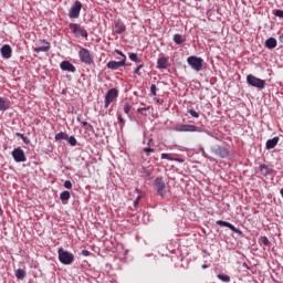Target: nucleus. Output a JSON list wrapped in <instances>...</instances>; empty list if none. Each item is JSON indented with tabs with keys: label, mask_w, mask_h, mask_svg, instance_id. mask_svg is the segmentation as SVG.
Here are the masks:
<instances>
[{
	"label": "nucleus",
	"mask_w": 283,
	"mask_h": 283,
	"mask_svg": "<svg viewBox=\"0 0 283 283\" xmlns=\"http://www.w3.org/2000/svg\"><path fill=\"white\" fill-rule=\"evenodd\" d=\"M57 255L61 264L70 265L74 263V254L63 248L57 250Z\"/></svg>",
	"instance_id": "obj_1"
},
{
	"label": "nucleus",
	"mask_w": 283,
	"mask_h": 283,
	"mask_svg": "<svg viewBox=\"0 0 283 283\" xmlns=\"http://www.w3.org/2000/svg\"><path fill=\"white\" fill-rule=\"evenodd\" d=\"M247 83L251 87H256V90H264V87H266V81L251 74L247 76Z\"/></svg>",
	"instance_id": "obj_2"
},
{
	"label": "nucleus",
	"mask_w": 283,
	"mask_h": 283,
	"mask_svg": "<svg viewBox=\"0 0 283 283\" xmlns=\"http://www.w3.org/2000/svg\"><path fill=\"white\" fill-rule=\"evenodd\" d=\"M155 188L158 196H160L161 198H165V196H167V185L165 184L163 177H157L155 179Z\"/></svg>",
	"instance_id": "obj_3"
},
{
	"label": "nucleus",
	"mask_w": 283,
	"mask_h": 283,
	"mask_svg": "<svg viewBox=\"0 0 283 283\" xmlns=\"http://www.w3.org/2000/svg\"><path fill=\"white\" fill-rule=\"evenodd\" d=\"M187 63H188V65H190V67L192 70H195V72H200L202 70V59L201 57L191 55L187 59Z\"/></svg>",
	"instance_id": "obj_4"
},
{
	"label": "nucleus",
	"mask_w": 283,
	"mask_h": 283,
	"mask_svg": "<svg viewBox=\"0 0 283 283\" xmlns=\"http://www.w3.org/2000/svg\"><path fill=\"white\" fill-rule=\"evenodd\" d=\"M78 56L82 63H85V65H92L94 64V57H92V54L90 53V50L87 49H81L78 51Z\"/></svg>",
	"instance_id": "obj_5"
},
{
	"label": "nucleus",
	"mask_w": 283,
	"mask_h": 283,
	"mask_svg": "<svg viewBox=\"0 0 283 283\" xmlns=\"http://www.w3.org/2000/svg\"><path fill=\"white\" fill-rule=\"evenodd\" d=\"M82 8H83V3H81V1H78V0H76L69 11L70 19H78V17H81Z\"/></svg>",
	"instance_id": "obj_6"
},
{
	"label": "nucleus",
	"mask_w": 283,
	"mask_h": 283,
	"mask_svg": "<svg viewBox=\"0 0 283 283\" xmlns=\"http://www.w3.org/2000/svg\"><path fill=\"white\" fill-rule=\"evenodd\" d=\"M175 132H190V133L198 132V133H202V128L198 127L196 125L180 124V125H177L175 127Z\"/></svg>",
	"instance_id": "obj_7"
},
{
	"label": "nucleus",
	"mask_w": 283,
	"mask_h": 283,
	"mask_svg": "<svg viewBox=\"0 0 283 283\" xmlns=\"http://www.w3.org/2000/svg\"><path fill=\"white\" fill-rule=\"evenodd\" d=\"M115 98H118V90L111 88L105 95V105H104L105 109H107V107H109V105L114 103Z\"/></svg>",
	"instance_id": "obj_8"
},
{
	"label": "nucleus",
	"mask_w": 283,
	"mask_h": 283,
	"mask_svg": "<svg viewBox=\"0 0 283 283\" xmlns=\"http://www.w3.org/2000/svg\"><path fill=\"white\" fill-rule=\"evenodd\" d=\"M69 28L73 34H76V36H83L84 39H87V31L81 28V24L71 23L69 24Z\"/></svg>",
	"instance_id": "obj_9"
},
{
	"label": "nucleus",
	"mask_w": 283,
	"mask_h": 283,
	"mask_svg": "<svg viewBox=\"0 0 283 283\" xmlns=\"http://www.w3.org/2000/svg\"><path fill=\"white\" fill-rule=\"evenodd\" d=\"M211 151L219 158H229V149L227 147L217 145L211 148Z\"/></svg>",
	"instance_id": "obj_10"
},
{
	"label": "nucleus",
	"mask_w": 283,
	"mask_h": 283,
	"mask_svg": "<svg viewBox=\"0 0 283 283\" xmlns=\"http://www.w3.org/2000/svg\"><path fill=\"white\" fill-rule=\"evenodd\" d=\"M11 156L15 163H25L28 160L25 153L21 148L13 149Z\"/></svg>",
	"instance_id": "obj_11"
},
{
	"label": "nucleus",
	"mask_w": 283,
	"mask_h": 283,
	"mask_svg": "<svg viewBox=\"0 0 283 283\" xmlns=\"http://www.w3.org/2000/svg\"><path fill=\"white\" fill-rule=\"evenodd\" d=\"M126 61H127V56H124V59L122 61H118V62L109 61V62H107L106 67L108 70H118L119 67H125Z\"/></svg>",
	"instance_id": "obj_12"
},
{
	"label": "nucleus",
	"mask_w": 283,
	"mask_h": 283,
	"mask_svg": "<svg viewBox=\"0 0 283 283\" xmlns=\"http://www.w3.org/2000/svg\"><path fill=\"white\" fill-rule=\"evenodd\" d=\"M0 53L2 59H11L12 57V46L10 44H4L0 49Z\"/></svg>",
	"instance_id": "obj_13"
},
{
	"label": "nucleus",
	"mask_w": 283,
	"mask_h": 283,
	"mask_svg": "<svg viewBox=\"0 0 283 283\" xmlns=\"http://www.w3.org/2000/svg\"><path fill=\"white\" fill-rule=\"evenodd\" d=\"M216 224H218L219 227H227L228 229H231L233 231V233H239L241 234L242 231L238 228H235V226L229 223V221H222V220H218L216 222Z\"/></svg>",
	"instance_id": "obj_14"
},
{
	"label": "nucleus",
	"mask_w": 283,
	"mask_h": 283,
	"mask_svg": "<svg viewBox=\"0 0 283 283\" xmlns=\"http://www.w3.org/2000/svg\"><path fill=\"white\" fill-rule=\"evenodd\" d=\"M60 69L63 72H76V66H74V64H72L70 61L61 62Z\"/></svg>",
	"instance_id": "obj_15"
},
{
	"label": "nucleus",
	"mask_w": 283,
	"mask_h": 283,
	"mask_svg": "<svg viewBox=\"0 0 283 283\" xmlns=\"http://www.w3.org/2000/svg\"><path fill=\"white\" fill-rule=\"evenodd\" d=\"M125 30H127V27H125V23H123V21L116 20L114 22L115 34H123V32H125Z\"/></svg>",
	"instance_id": "obj_16"
},
{
	"label": "nucleus",
	"mask_w": 283,
	"mask_h": 283,
	"mask_svg": "<svg viewBox=\"0 0 283 283\" xmlns=\"http://www.w3.org/2000/svg\"><path fill=\"white\" fill-rule=\"evenodd\" d=\"M169 67V57L161 56L157 60L158 70H167Z\"/></svg>",
	"instance_id": "obj_17"
},
{
	"label": "nucleus",
	"mask_w": 283,
	"mask_h": 283,
	"mask_svg": "<svg viewBox=\"0 0 283 283\" xmlns=\"http://www.w3.org/2000/svg\"><path fill=\"white\" fill-rule=\"evenodd\" d=\"M277 143H280V137H273L272 139H269L265 144L266 149H275L277 147Z\"/></svg>",
	"instance_id": "obj_18"
},
{
	"label": "nucleus",
	"mask_w": 283,
	"mask_h": 283,
	"mask_svg": "<svg viewBox=\"0 0 283 283\" xmlns=\"http://www.w3.org/2000/svg\"><path fill=\"white\" fill-rule=\"evenodd\" d=\"M265 48H268V50H275V48H277V40L275 38H269L265 41Z\"/></svg>",
	"instance_id": "obj_19"
},
{
	"label": "nucleus",
	"mask_w": 283,
	"mask_h": 283,
	"mask_svg": "<svg viewBox=\"0 0 283 283\" xmlns=\"http://www.w3.org/2000/svg\"><path fill=\"white\" fill-rule=\"evenodd\" d=\"M260 172L262 176H271V174H273V168H269V166H266L265 164L260 165L259 167Z\"/></svg>",
	"instance_id": "obj_20"
},
{
	"label": "nucleus",
	"mask_w": 283,
	"mask_h": 283,
	"mask_svg": "<svg viewBox=\"0 0 283 283\" xmlns=\"http://www.w3.org/2000/svg\"><path fill=\"white\" fill-rule=\"evenodd\" d=\"M43 43H45L44 46L34 48L33 52H35L36 54H39V52H50V42L43 40Z\"/></svg>",
	"instance_id": "obj_21"
},
{
	"label": "nucleus",
	"mask_w": 283,
	"mask_h": 283,
	"mask_svg": "<svg viewBox=\"0 0 283 283\" xmlns=\"http://www.w3.org/2000/svg\"><path fill=\"white\" fill-rule=\"evenodd\" d=\"M70 198H71V195H70V191H67V190L61 192V195H60V200L63 202V205H66L67 200H70Z\"/></svg>",
	"instance_id": "obj_22"
},
{
	"label": "nucleus",
	"mask_w": 283,
	"mask_h": 283,
	"mask_svg": "<svg viewBox=\"0 0 283 283\" xmlns=\"http://www.w3.org/2000/svg\"><path fill=\"white\" fill-rule=\"evenodd\" d=\"M10 108V103L6 101V98L0 97V112H6V109Z\"/></svg>",
	"instance_id": "obj_23"
},
{
	"label": "nucleus",
	"mask_w": 283,
	"mask_h": 283,
	"mask_svg": "<svg viewBox=\"0 0 283 283\" xmlns=\"http://www.w3.org/2000/svg\"><path fill=\"white\" fill-rule=\"evenodd\" d=\"M15 277H17V280H25V270L18 269L15 271Z\"/></svg>",
	"instance_id": "obj_24"
},
{
	"label": "nucleus",
	"mask_w": 283,
	"mask_h": 283,
	"mask_svg": "<svg viewBox=\"0 0 283 283\" xmlns=\"http://www.w3.org/2000/svg\"><path fill=\"white\" fill-rule=\"evenodd\" d=\"M69 139V135L66 133H57L55 135V140H67Z\"/></svg>",
	"instance_id": "obj_25"
},
{
	"label": "nucleus",
	"mask_w": 283,
	"mask_h": 283,
	"mask_svg": "<svg viewBox=\"0 0 283 283\" xmlns=\"http://www.w3.org/2000/svg\"><path fill=\"white\" fill-rule=\"evenodd\" d=\"M217 277H218L219 280H221V282H226V283L231 282V276H230V275H227V274H218Z\"/></svg>",
	"instance_id": "obj_26"
},
{
	"label": "nucleus",
	"mask_w": 283,
	"mask_h": 283,
	"mask_svg": "<svg viewBox=\"0 0 283 283\" xmlns=\"http://www.w3.org/2000/svg\"><path fill=\"white\" fill-rule=\"evenodd\" d=\"M174 41L175 43H177V45H181V43H185V40H182V35L178 33L174 35Z\"/></svg>",
	"instance_id": "obj_27"
},
{
	"label": "nucleus",
	"mask_w": 283,
	"mask_h": 283,
	"mask_svg": "<svg viewBox=\"0 0 283 283\" xmlns=\"http://www.w3.org/2000/svg\"><path fill=\"white\" fill-rule=\"evenodd\" d=\"M128 56H129L130 61H133L134 63H140V60L138 59V54L129 53Z\"/></svg>",
	"instance_id": "obj_28"
},
{
	"label": "nucleus",
	"mask_w": 283,
	"mask_h": 283,
	"mask_svg": "<svg viewBox=\"0 0 283 283\" xmlns=\"http://www.w3.org/2000/svg\"><path fill=\"white\" fill-rule=\"evenodd\" d=\"M188 114H190V116H192V118H200V114H198V112H196V109H189Z\"/></svg>",
	"instance_id": "obj_29"
},
{
	"label": "nucleus",
	"mask_w": 283,
	"mask_h": 283,
	"mask_svg": "<svg viewBox=\"0 0 283 283\" xmlns=\"http://www.w3.org/2000/svg\"><path fill=\"white\" fill-rule=\"evenodd\" d=\"M274 17H279V19H283V10L276 9L273 11Z\"/></svg>",
	"instance_id": "obj_30"
},
{
	"label": "nucleus",
	"mask_w": 283,
	"mask_h": 283,
	"mask_svg": "<svg viewBox=\"0 0 283 283\" xmlns=\"http://www.w3.org/2000/svg\"><path fill=\"white\" fill-rule=\"evenodd\" d=\"M81 125H83V127H86V129H88V130L94 129V126H92V124H90V123H87L85 120H82Z\"/></svg>",
	"instance_id": "obj_31"
},
{
	"label": "nucleus",
	"mask_w": 283,
	"mask_h": 283,
	"mask_svg": "<svg viewBox=\"0 0 283 283\" xmlns=\"http://www.w3.org/2000/svg\"><path fill=\"white\" fill-rule=\"evenodd\" d=\"M67 140H69L71 147H76V137L71 136V137H69Z\"/></svg>",
	"instance_id": "obj_32"
},
{
	"label": "nucleus",
	"mask_w": 283,
	"mask_h": 283,
	"mask_svg": "<svg viewBox=\"0 0 283 283\" xmlns=\"http://www.w3.org/2000/svg\"><path fill=\"white\" fill-rule=\"evenodd\" d=\"M161 159L163 160H174V157H171L169 154L167 153H163L161 154Z\"/></svg>",
	"instance_id": "obj_33"
},
{
	"label": "nucleus",
	"mask_w": 283,
	"mask_h": 283,
	"mask_svg": "<svg viewBox=\"0 0 283 283\" xmlns=\"http://www.w3.org/2000/svg\"><path fill=\"white\" fill-rule=\"evenodd\" d=\"M140 174H144L147 178L151 176V171H149L146 167H143Z\"/></svg>",
	"instance_id": "obj_34"
},
{
	"label": "nucleus",
	"mask_w": 283,
	"mask_h": 283,
	"mask_svg": "<svg viewBox=\"0 0 283 283\" xmlns=\"http://www.w3.org/2000/svg\"><path fill=\"white\" fill-rule=\"evenodd\" d=\"M150 106L148 107H144V108H138L137 112L138 114H142V116H147V114L145 112H147V109H149Z\"/></svg>",
	"instance_id": "obj_35"
},
{
	"label": "nucleus",
	"mask_w": 283,
	"mask_h": 283,
	"mask_svg": "<svg viewBox=\"0 0 283 283\" xmlns=\"http://www.w3.org/2000/svg\"><path fill=\"white\" fill-rule=\"evenodd\" d=\"M143 67H145V64H144V63L139 64V65L134 70L133 74H139L140 70H143Z\"/></svg>",
	"instance_id": "obj_36"
},
{
	"label": "nucleus",
	"mask_w": 283,
	"mask_h": 283,
	"mask_svg": "<svg viewBox=\"0 0 283 283\" xmlns=\"http://www.w3.org/2000/svg\"><path fill=\"white\" fill-rule=\"evenodd\" d=\"M144 151H145V154H147V156H149V154H154V151H156V149L148 146V147L144 148Z\"/></svg>",
	"instance_id": "obj_37"
},
{
	"label": "nucleus",
	"mask_w": 283,
	"mask_h": 283,
	"mask_svg": "<svg viewBox=\"0 0 283 283\" xmlns=\"http://www.w3.org/2000/svg\"><path fill=\"white\" fill-rule=\"evenodd\" d=\"M261 242H262V244H264V247H269V244H270L269 238H266V237H261Z\"/></svg>",
	"instance_id": "obj_38"
},
{
	"label": "nucleus",
	"mask_w": 283,
	"mask_h": 283,
	"mask_svg": "<svg viewBox=\"0 0 283 283\" xmlns=\"http://www.w3.org/2000/svg\"><path fill=\"white\" fill-rule=\"evenodd\" d=\"M130 109H132V106L126 103V104L124 105V113H125V114H129Z\"/></svg>",
	"instance_id": "obj_39"
},
{
	"label": "nucleus",
	"mask_w": 283,
	"mask_h": 283,
	"mask_svg": "<svg viewBox=\"0 0 283 283\" xmlns=\"http://www.w3.org/2000/svg\"><path fill=\"white\" fill-rule=\"evenodd\" d=\"M150 94H153V96H156V84H151Z\"/></svg>",
	"instance_id": "obj_40"
},
{
	"label": "nucleus",
	"mask_w": 283,
	"mask_h": 283,
	"mask_svg": "<svg viewBox=\"0 0 283 283\" xmlns=\"http://www.w3.org/2000/svg\"><path fill=\"white\" fill-rule=\"evenodd\" d=\"M64 187H65V189H72V181L66 180V181L64 182Z\"/></svg>",
	"instance_id": "obj_41"
},
{
	"label": "nucleus",
	"mask_w": 283,
	"mask_h": 283,
	"mask_svg": "<svg viewBox=\"0 0 283 283\" xmlns=\"http://www.w3.org/2000/svg\"><path fill=\"white\" fill-rule=\"evenodd\" d=\"M22 140L24 145H30V138H28L27 136L22 137Z\"/></svg>",
	"instance_id": "obj_42"
},
{
	"label": "nucleus",
	"mask_w": 283,
	"mask_h": 283,
	"mask_svg": "<svg viewBox=\"0 0 283 283\" xmlns=\"http://www.w3.org/2000/svg\"><path fill=\"white\" fill-rule=\"evenodd\" d=\"M118 122L120 123V125H125V119L123 118V116L118 115Z\"/></svg>",
	"instance_id": "obj_43"
},
{
	"label": "nucleus",
	"mask_w": 283,
	"mask_h": 283,
	"mask_svg": "<svg viewBox=\"0 0 283 283\" xmlns=\"http://www.w3.org/2000/svg\"><path fill=\"white\" fill-rule=\"evenodd\" d=\"M116 54H118L119 56H123V59H125V54L120 51V50H115Z\"/></svg>",
	"instance_id": "obj_44"
},
{
	"label": "nucleus",
	"mask_w": 283,
	"mask_h": 283,
	"mask_svg": "<svg viewBox=\"0 0 283 283\" xmlns=\"http://www.w3.org/2000/svg\"><path fill=\"white\" fill-rule=\"evenodd\" d=\"M82 255L87 258L90 255V251L88 250H82Z\"/></svg>",
	"instance_id": "obj_45"
},
{
	"label": "nucleus",
	"mask_w": 283,
	"mask_h": 283,
	"mask_svg": "<svg viewBox=\"0 0 283 283\" xmlns=\"http://www.w3.org/2000/svg\"><path fill=\"white\" fill-rule=\"evenodd\" d=\"M139 202H140V196H138V197L135 199V201H134L135 207L138 206Z\"/></svg>",
	"instance_id": "obj_46"
},
{
	"label": "nucleus",
	"mask_w": 283,
	"mask_h": 283,
	"mask_svg": "<svg viewBox=\"0 0 283 283\" xmlns=\"http://www.w3.org/2000/svg\"><path fill=\"white\" fill-rule=\"evenodd\" d=\"M15 136H18V138H21V140H22V138L25 137V135H23V134H21V133H17Z\"/></svg>",
	"instance_id": "obj_47"
},
{
	"label": "nucleus",
	"mask_w": 283,
	"mask_h": 283,
	"mask_svg": "<svg viewBox=\"0 0 283 283\" xmlns=\"http://www.w3.org/2000/svg\"><path fill=\"white\" fill-rule=\"evenodd\" d=\"M174 160H175L176 163H185V160H184L182 158H174Z\"/></svg>",
	"instance_id": "obj_48"
},
{
	"label": "nucleus",
	"mask_w": 283,
	"mask_h": 283,
	"mask_svg": "<svg viewBox=\"0 0 283 283\" xmlns=\"http://www.w3.org/2000/svg\"><path fill=\"white\" fill-rule=\"evenodd\" d=\"M77 123H83V116H77Z\"/></svg>",
	"instance_id": "obj_49"
},
{
	"label": "nucleus",
	"mask_w": 283,
	"mask_h": 283,
	"mask_svg": "<svg viewBox=\"0 0 283 283\" xmlns=\"http://www.w3.org/2000/svg\"><path fill=\"white\" fill-rule=\"evenodd\" d=\"M201 269H209V265L202 264V265H201Z\"/></svg>",
	"instance_id": "obj_50"
},
{
	"label": "nucleus",
	"mask_w": 283,
	"mask_h": 283,
	"mask_svg": "<svg viewBox=\"0 0 283 283\" xmlns=\"http://www.w3.org/2000/svg\"><path fill=\"white\" fill-rule=\"evenodd\" d=\"M153 140H154V139H151V138L148 140V147L151 146Z\"/></svg>",
	"instance_id": "obj_51"
},
{
	"label": "nucleus",
	"mask_w": 283,
	"mask_h": 283,
	"mask_svg": "<svg viewBox=\"0 0 283 283\" xmlns=\"http://www.w3.org/2000/svg\"><path fill=\"white\" fill-rule=\"evenodd\" d=\"M0 216H3V210L0 208Z\"/></svg>",
	"instance_id": "obj_52"
},
{
	"label": "nucleus",
	"mask_w": 283,
	"mask_h": 283,
	"mask_svg": "<svg viewBox=\"0 0 283 283\" xmlns=\"http://www.w3.org/2000/svg\"><path fill=\"white\" fill-rule=\"evenodd\" d=\"M243 266H247V263H243Z\"/></svg>",
	"instance_id": "obj_53"
}]
</instances>
